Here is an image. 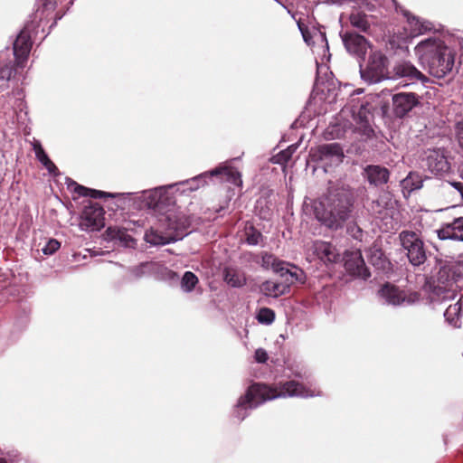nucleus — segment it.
<instances>
[{"instance_id":"obj_26","label":"nucleus","mask_w":463,"mask_h":463,"mask_svg":"<svg viewBox=\"0 0 463 463\" xmlns=\"http://www.w3.org/2000/svg\"><path fill=\"white\" fill-rule=\"evenodd\" d=\"M367 259L368 261L378 269H386L390 265L383 250L377 245H373L368 249Z\"/></svg>"},{"instance_id":"obj_18","label":"nucleus","mask_w":463,"mask_h":463,"mask_svg":"<svg viewBox=\"0 0 463 463\" xmlns=\"http://www.w3.org/2000/svg\"><path fill=\"white\" fill-rule=\"evenodd\" d=\"M309 250L324 263L335 262L340 256L335 246L322 241H314Z\"/></svg>"},{"instance_id":"obj_48","label":"nucleus","mask_w":463,"mask_h":463,"mask_svg":"<svg viewBox=\"0 0 463 463\" xmlns=\"http://www.w3.org/2000/svg\"><path fill=\"white\" fill-rule=\"evenodd\" d=\"M327 3L333 5H343L346 0H326Z\"/></svg>"},{"instance_id":"obj_20","label":"nucleus","mask_w":463,"mask_h":463,"mask_svg":"<svg viewBox=\"0 0 463 463\" xmlns=\"http://www.w3.org/2000/svg\"><path fill=\"white\" fill-rule=\"evenodd\" d=\"M436 233L441 241H463V217L456 218L452 222L444 224L436 231Z\"/></svg>"},{"instance_id":"obj_46","label":"nucleus","mask_w":463,"mask_h":463,"mask_svg":"<svg viewBox=\"0 0 463 463\" xmlns=\"http://www.w3.org/2000/svg\"><path fill=\"white\" fill-rule=\"evenodd\" d=\"M453 186L456 190H458L460 194L463 193V184L461 183H454Z\"/></svg>"},{"instance_id":"obj_29","label":"nucleus","mask_w":463,"mask_h":463,"mask_svg":"<svg viewBox=\"0 0 463 463\" xmlns=\"http://www.w3.org/2000/svg\"><path fill=\"white\" fill-rule=\"evenodd\" d=\"M461 303L459 301L450 305L444 312V317L449 325L460 327Z\"/></svg>"},{"instance_id":"obj_54","label":"nucleus","mask_w":463,"mask_h":463,"mask_svg":"<svg viewBox=\"0 0 463 463\" xmlns=\"http://www.w3.org/2000/svg\"><path fill=\"white\" fill-rule=\"evenodd\" d=\"M320 33V37H321L323 40H325V39H326L325 34H324V33Z\"/></svg>"},{"instance_id":"obj_33","label":"nucleus","mask_w":463,"mask_h":463,"mask_svg":"<svg viewBox=\"0 0 463 463\" xmlns=\"http://www.w3.org/2000/svg\"><path fill=\"white\" fill-rule=\"evenodd\" d=\"M198 278L191 271H185L181 279V288L184 292H191L196 284Z\"/></svg>"},{"instance_id":"obj_49","label":"nucleus","mask_w":463,"mask_h":463,"mask_svg":"<svg viewBox=\"0 0 463 463\" xmlns=\"http://www.w3.org/2000/svg\"><path fill=\"white\" fill-rule=\"evenodd\" d=\"M0 463H18V460L10 458V462H8L6 459L0 458Z\"/></svg>"},{"instance_id":"obj_43","label":"nucleus","mask_w":463,"mask_h":463,"mask_svg":"<svg viewBox=\"0 0 463 463\" xmlns=\"http://www.w3.org/2000/svg\"><path fill=\"white\" fill-rule=\"evenodd\" d=\"M456 129L458 143L460 146L463 147V121H459L457 123Z\"/></svg>"},{"instance_id":"obj_7","label":"nucleus","mask_w":463,"mask_h":463,"mask_svg":"<svg viewBox=\"0 0 463 463\" xmlns=\"http://www.w3.org/2000/svg\"><path fill=\"white\" fill-rule=\"evenodd\" d=\"M402 247L406 250L407 257L413 266H420L426 260V251L420 236L411 231H402L399 234Z\"/></svg>"},{"instance_id":"obj_55","label":"nucleus","mask_w":463,"mask_h":463,"mask_svg":"<svg viewBox=\"0 0 463 463\" xmlns=\"http://www.w3.org/2000/svg\"><path fill=\"white\" fill-rule=\"evenodd\" d=\"M461 197H462V199H463V193L461 194Z\"/></svg>"},{"instance_id":"obj_28","label":"nucleus","mask_w":463,"mask_h":463,"mask_svg":"<svg viewBox=\"0 0 463 463\" xmlns=\"http://www.w3.org/2000/svg\"><path fill=\"white\" fill-rule=\"evenodd\" d=\"M350 24L359 30L360 32L366 33L370 28V22L368 16L360 10L354 9L349 15Z\"/></svg>"},{"instance_id":"obj_42","label":"nucleus","mask_w":463,"mask_h":463,"mask_svg":"<svg viewBox=\"0 0 463 463\" xmlns=\"http://www.w3.org/2000/svg\"><path fill=\"white\" fill-rule=\"evenodd\" d=\"M297 24H298V27L299 31L301 32L304 41L307 44H310V35L307 31V27L304 24H302L300 21H298Z\"/></svg>"},{"instance_id":"obj_53","label":"nucleus","mask_w":463,"mask_h":463,"mask_svg":"<svg viewBox=\"0 0 463 463\" xmlns=\"http://www.w3.org/2000/svg\"><path fill=\"white\" fill-rule=\"evenodd\" d=\"M288 13L292 16V18H294V19H295V14H292L290 10H288Z\"/></svg>"},{"instance_id":"obj_15","label":"nucleus","mask_w":463,"mask_h":463,"mask_svg":"<svg viewBox=\"0 0 463 463\" xmlns=\"http://www.w3.org/2000/svg\"><path fill=\"white\" fill-rule=\"evenodd\" d=\"M345 269L353 276L366 279L370 277V272L365 267V263L360 250L346 252L345 256Z\"/></svg>"},{"instance_id":"obj_10","label":"nucleus","mask_w":463,"mask_h":463,"mask_svg":"<svg viewBox=\"0 0 463 463\" xmlns=\"http://www.w3.org/2000/svg\"><path fill=\"white\" fill-rule=\"evenodd\" d=\"M312 158L320 162L323 166L337 165L344 158V151L342 146L337 143H330L319 146L316 150L312 151Z\"/></svg>"},{"instance_id":"obj_39","label":"nucleus","mask_w":463,"mask_h":463,"mask_svg":"<svg viewBox=\"0 0 463 463\" xmlns=\"http://www.w3.org/2000/svg\"><path fill=\"white\" fill-rule=\"evenodd\" d=\"M60 246L61 244L57 240L50 239L42 250L45 255H52L59 250Z\"/></svg>"},{"instance_id":"obj_47","label":"nucleus","mask_w":463,"mask_h":463,"mask_svg":"<svg viewBox=\"0 0 463 463\" xmlns=\"http://www.w3.org/2000/svg\"><path fill=\"white\" fill-rule=\"evenodd\" d=\"M453 186L456 190H458L460 194L463 193V184L461 183H454Z\"/></svg>"},{"instance_id":"obj_52","label":"nucleus","mask_w":463,"mask_h":463,"mask_svg":"<svg viewBox=\"0 0 463 463\" xmlns=\"http://www.w3.org/2000/svg\"><path fill=\"white\" fill-rule=\"evenodd\" d=\"M362 5H368L367 0H359Z\"/></svg>"},{"instance_id":"obj_44","label":"nucleus","mask_w":463,"mask_h":463,"mask_svg":"<svg viewBox=\"0 0 463 463\" xmlns=\"http://www.w3.org/2000/svg\"><path fill=\"white\" fill-rule=\"evenodd\" d=\"M33 151L35 153V156L37 154H39L40 152H43L44 151L43 146H42V145H41V143H40V141H38V140H33Z\"/></svg>"},{"instance_id":"obj_34","label":"nucleus","mask_w":463,"mask_h":463,"mask_svg":"<svg viewBox=\"0 0 463 463\" xmlns=\"http://www.w3.org/2000/svg\"><path fill=\"white\" fill-rule=\"evenodd\" d=\"M262 234L254 227L250 226L245 230V240L249 245H258L262 241Z\"/></svg>"},{"instance_id":"obj_1","label":"nucleus","mask_w":463,"mask_h":463,"mask_svg":"<svg viewBox=\"0 0 463 463\" xmlns=\"http://www.w3.org/2000/svg\"><path fill=\"white\" fill-rule=\"evenodd\" d=\"M319 392L307 388L297 381H288L279 387H271L267 384L255 383L241 397L235 406L234 416L239 420H244L248 411L252 410L266 401L279 397H301L307 398L319 395Z\"/></svg>"},{"instance_id":"obj_41","label":"nucleus","mask_w":463,"mask_h":463,"mask_svg":"<svg viewBox=\"0 0 463 463\" xmlns=\"http://www.w3.org/2000/svg\"><path fill=\"white\" fill-rule=\"evenodd\" d=\"M254 358L258 363H265L268 360V354L263 348L255 351Z\"/></svg>"},{"instance_id":"obj_38","label":"nucleus","mask_w":463,"mask_h":463,"mask_svg":"<svg viewBox=\"0 0 463 463\" xmlns=\"http://www.w3.org/2000/svg\"><path fill=\"white\" fill-rule=\"evenodd\" d=\"M257 319L261 324L269 325L275 319V313L270 308L262 307L257 315Z\"/></svg>"},{"instance_id":"obj_2","label":"nucleus","mask_w":463,"mask_h":463,"mask_svg":"<svg viewBox=\"0 0 463 463\" xmlns=\"http://www.w3.org/2000/svg\"><path fill=\"white\" fill-rule=\"evenodd\" d=\"M414 54L423 69L435 78L446 77L454 68L456 53L439 35L419 42Z\"/></svg>"},{"instance_id":"obj_45","label":"nucleus","mask_w":463,"mask_h":463,"mask_svg":"<svg viewBox=\"0 0 463 463\" xmlns=\"http://www.w3.org/2000/svg\"><path fill=\"white\" fill-rule=\"evenodd\" d=\"M345 133H325V137L327 139H334L342 137Z\"/></svg>"},{"instance_id":"obj_6","label":"nucleus","mask_w":463,"mask_h":463,"mask_svg":"<svg viewBox=\"0 0 463 463\" xmlns=\"http://www.w3.org/2000/svg\"><path fill=\"white\" fill-rule=\"evenodd\" d=\"M360 73L362 79L370 84L389 80L391 71L387 56L381 51H372L365 67L361 68Z\"/></svg>"},{"instance_id":"obj_51","label":"nucleus","mask_w":463,"mask_h":463,"mask_svg":"<svg viewBox=\"0 0 463 463\" xmlns=\"http://www.w3.org/2000/svg\"><path fill=\"white\" fill-rule=\"evenodd\" d=\"M182 228H184V225H182V227L180 226H174L173 229L178 231V230H181Z\"/></svg>"},{"instance_id":"obj_8","label":"nucleus","mask_w":463,"mask_h":463,"mask_svg":"<svg viewBox=\"0 0 463 463\" xmlns=\"http://www.w3.org/2000/svg\"><path fill=\"white\" fill-rule=\"evenodd\" d=\"M402 79L404 85L414 84L418 81L428 82L429 78L419 71L411 61L405 60L397 61L391 71L389 80Z\"/></svg>"},{"instance_id":"obj_36","label":"nucleus","mask_w":463,"mask_h":463,"mask_svg":"<svg viewBox=\"0 0 463 463\" xmlns=\"http://www.w3.org/2000/svg\"><path fill=\"white\" fill-rule=\"evenodd\" d=\"M296 149V146H290L287 149L280 151L273 156L274 163L280 165L286 164L291 158Z\"/></svg>"},{"instance_id":"obj_35","label":"nucleus","mask_w":463,"mask_h":463,"mask_svg":"<svg viewBox=\"0 0 463 463\" xmlns=\"http://www.w3.org/2000/svg\"><path fill=\"white\" fill-rule=\"evenodd\" d=\"M36 158L41 162V164L48 170L51 175H59L58 168L52 163V161L48 157L47 154L43 152H40L37 154Z\"/></svg>"},{"instance_id":"obj_22","label":"nucleus","mask_w":463,"mask_h":463,"mask_svg":"<svg viewBox=\"0 0 463 463\" xmlns=\"http://www.w3.org/2000/svg\"><path fill=\"white\" fill-rule=\"evenodd\" d=\"M403 14L407 18L411 36H419L434 30V25L431 22L411 15L408 11H405Z\"/></svg>"},{"instance_id":"obj_12","label":"nucleus","mask_w":463,"mask_h":463,"mask_svg":"<svg viewBox=\"0 0 463 463\" xmlns=\"http://www.w3.org/2000/svg\"><path fill=\"white\" fill-rule=\"evenodd\" d=\"M175 187V184L156 187L142 192L141 199L148 208L161 210L165 204H169L171 199L167 193L169 189Z\"/></svg>"},{"instance_id":"obj_13","label":"nucleus","mask_w":463,"mask_h":463,"mask_svg":"<svg viewBox=\"0 0 463 463\" xmlns=\"http://www.w3.org/2000/svg\"><path fill=\"white\" fill-rule=\"evenodd\" d=\"M463 265L460 263H448L441 265L434 277L438 287L446 288L456 282L462 276Z\"/></svg>"},{"instance_id":"obj_19","label":"nucleus","mask_w":463,"mask_h":463,"mask_svg":"<svg viewBox=\"0 0 463 463\" xmlns=\"http://www.w3.org/2000/svg\"><path fill=\"white\" fill-rule=\"evenodd\" d=\"M363 175L371 185L381 186L387 184L390 172L384 166L369 165L364 168Z\"/></svg>"},{"instance_id":"obj_11","label":"nucleus","mask_w":463,"mask_h":463,"mask_svg":"<svg viewBox=\"0 0 463 463\" xmlns=\"http://www.w3.org/2000/svg\"><path fill=\"white\" fill-rule=\"evenodd\" d=\"M104 226V210L94 203L86 206L80 217V227L83 231H99Z\"/></svg>"},{"instance_id":"obj_16","label":"nucleus","mask_w":463,"mask_h":463,"mask_svg":"<svg viewBox=\"0 0 463 463\" xmlns=\"http://www.w3.org/2000/svg\"><path fill=\"white\" fill-rule=\"evenodd\" d=\"M419 103L413 92H399L392 96L393 111L397 117L402 118Z\"/></svg>"},{"instance_id":"obj_32","label":"nucleus","mask_w":463,"mask_h":463,"mask_svg":"<svg viewBox=\"0 0 463 463\" xmlns=\"http://www.w3.org/2000/svg\"><path fill=\"white\" fill-rule=\"evenodd\" d=\"M402 184L403 187L413 191L422 187L423 180L419 174L410 173L409 175L403 179Z\"/></svg>"},{"instance_id":"obj_17","label":"nucleus","mask_w":463,"mask_h":463,"mask_svg":"<svg viewBox=\"0 0 463 463\" xmlns=\"http://www.w3.org/2000/svg\"><path fill=\"white\" fill-rule=\"evenodd\" d=\"M424 166L434 175L447 173L449 164L443 152L439 149L430 150L423 159Z\"/></svg>"},{"instance_id":"obj_31","label":"nucleus","mask_w":463,"mask_h":463,"mask_svg":"<svg viewBox=\"0 0 463 463\" xmlns=\"http://www.w3.org/2000/svg\"><path fill=\"white\" fill-rule=\"evenodd\" d=\"M261 267L264 269H271L275 273L283 271L285 261L278 260L274 255L264 252L261 257Z\"/></svg>"},{"instance_id":"obj_40","label":"nucleus","mask_w":463,"mask_h":463,"mask_svg":"<svg viewBox=\"0 0 463 463\" xmlns=\"http://www.w3.org/2000/svg\"><path fill=\"white\" fill-rule=\"evenodd\" d=\"M348 233L355 240H362L363 237V231L362 229L356 225V224H350L347 228Z\"/></svg>"},{"instance_id":"obj_9","label":"nucleus","mask_w":463,"mask_h":463,"mask_svg":"<svg viewBox=\"0 0 463 463\" xmlns=\"http://www.w3.org/2000/svg\"><path fill=\"white\" fill-rule=\"evenodd\" d=\"M379 297L384 301V303L394 307L412 305L420 299V295L418 293H406L391 284H385L379 290Z\"/></svg>"},{"instance_id":"obj_50","label":"nucleus","mask_w":463,"mask_h":463,"mask_svg":"<svg viewBox=\"0 0 463 463\" xmlns=\"http://www.w3.org/2000/svg\"><path fill=\"white\" fill-rule=\"evenodd\" d=\"M373 204H375L376 206H379V205H380V203H379V201H377V202H373ZM372 209H373V211L377 212L378 213H382V210H375L374 205H373V206H372Z\"/></svg>"},{"instance_id":"obj_24","label":"nucleus","mask_w":463,"mask_h":463,"mask_svg":"<svg viewBox=\"0 0 463 463\" xmlns=\"http://www.w3.org/2000/svg\"><path fill=\"white\" fill-rule=\"evenodd\" d=\"M12 61L7 52H0V91L9 87V80L13 74Z\"/></svg>"},{"instance_id":"obj_3","label":"nucleus","mask_w":463,"mask_h":463,"mask_svg":"<svg viewBox=\"0 0 463 463\" xmlns=\"http://www.w3.org/2000/svg\"><path fill=\"white\" fill-rule=\"evenodd\" d=\"M353 205L351 194L345 189H330L314 204L316 219L324 226L337 230L349 218Z\"/></svg>"},{"instance_id":"obj_21","label":"nucleus","mask_w":463,"mask_h":463,"mask_svg":"<svg viewBox=\"0 0 463 463\" xmlns=\"http://www.w3.org/2000/svg\"><path fill=\"white\" fill-rule=\"evenodd\" d=\"M281 278V284L287 286V292L288 293L291 285L298 282L304 283L306 279L305 273L298 267L285 262L283 271H279Z\"/></svg>"},{"instance_id":"obj_30","label":"nucleus","mask_w":463,"mask_h":463,"mask_svg":"<svg viewBox=\"0 0 463 463\" xmlns=\"http://www.w3.org/2000/svg\"><path fill=\"white\" fill-rule=\"evenodd\" d=\"M144 238L147 243L154 246L165 245L174 240L170 234L164 235L154 229L146 231Z\"/></svg>"},{"instance_id":"obj_14","label":"nucleus","mask_w":463,"mask_h":463,"mask_svg":"<svg viewBox=\"0 0 463 463\" xmlns=\"http://www.w3.org/2000/svg\"><path fill=\"white\" fill-rule=\"evenodd\" d=\"M340 35L346 51L350 54L354 55L360 59L364 58V55L370 45L364 36L348 32L341 33Z\"/></svg>"},{"instance_id":"obj_23","label":"nucleus","mask_w":463,"mask_h":463,"mask_svg":"<svg viewBox=\"0 0 463 463\" xmlns=\"http://www.w3.org/2000/svg\"><path fill=\"white\" fill-rule=\"evenodd\" d=\"M66 184H67L68 189L73 191L80 196L91 197V198H101V197H105V196L114 197V194H107L105 192L87 188L83 185H80L71 178L66 179Z\"/></svg>"},{"instance_id":"obj_27","label":"nucleus","mask_w":463,"mask_h":463,"mask_svg":"<svg viewBox=\"0 0 463 463\" xmlns=\"http://www.w3.org/2000/svg\"><path fill=\"white\" fill-rule=\"evenodd\" d=\"M260 288L265 296L269 298H279L288 293L287 286L282 285L280 281L266 280Z\"/></svg>"},{"instance_id":"obj_25","label":"nucleus","mask_w":463,"mask_h":463,"mask_svg":"<svg viewBox=\"0 0 463 463\" xmlns=\"http://www.w3.org/2000/svg\"><path fill=\"white\" fill-rule=\"evenodd\" d=\"M223 279L232 288H241L247 282L245 273L242 270L232 267L224 269Z\"/></svg>"},{"instance_id":"obj_37","label":"nucleus","mask_w":463,"mask_h":463,"mask_svg":"<svg viewBox=\"0 0 463 463\" xmlns=\"http://www.w3.org/2000/svg\"><path fill=\"white\" fill-rule=\"evenodd\" d=\"M154 264L152 262H143L130 269V277L133 279H139L146 273L151 270Z\"/></svg>"},{"instance_id":"obj_4","label":"nucleus","mask_w":463,"mask_h":463,"mask_svg":"<svg viewBox=\"0 0 463 463\" xmlns=\"http://www.w3.org/2000/svg\"><path fill=\"white\" fill-rule=\"evenodd\" d=\"M40 7L33 14V18L27 23L24 29L20 32L14 43V55L18 67H23L24 62L27 60L32 48L31 32L39 26V23L44 17H47L55 8V0H39Z\"/></svg>"},{"instance_id":"obj_5","label":"nucleus","mask_w":463,"mask_h":463,"mask_svg":"<svg viewBox=\"0 0 463 463\" xmlns=\"http://www.w3.org/2000/svg\"><path fill=\"white\" fill-rule=\"evenodd\" d=\"M217 176L222 182L231 183L237 186H241L242 180L241 173L234 167L227 165H222L209 172L200 174L191 179H187L175 184V186H183L182 193L194 192L206 184L209 177Z\"/></svg>"}]
</instances>
